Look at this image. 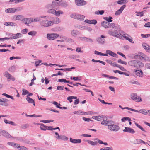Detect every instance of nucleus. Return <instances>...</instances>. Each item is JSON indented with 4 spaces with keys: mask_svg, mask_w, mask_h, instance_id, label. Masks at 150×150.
I'll list each match as a JSON object with an SVG mask.
<instances>
[{
    "mask_svg": "<svg viewBox=\"0 0 150 150\" xmlns=\"http://www.w3.org/2000/svg\"><path fill=\"white\" fill-rule=\"evenodd\" d=\"M40 24L42 27H47L52 25V23L51 21L44 20L42 18V20L40 21Z\"/></svg>",
    "mask_w": 150,
    "mask_h": 150,
    "instance_id": "20e7f679",
    "label": "nucleus"
},
{
    "mask_svg": "<svg viewBox=\"0 0 150 150\" xmlns=\"http://www.w3.org/2000/svg\"><path fill=\"white\" fill-rule=\"evenodd\" d=\"M67 80H66L65 79H59L58 80V81L60 82L67 83Z\"/></svg>",
    "mask_w": 150,
    "mask_h": 150,
    "instance_id": "680f3d73",
    "label": "nucleus"
},
{
    "mask_svg": "<svg viewBox=\"0 0 150 150\" xmlns=\"http://www.w3.org/2000/svg\"><path fill=\"white\" fill-rule=\"evenodd\" d=\"M23 18V16L20 15H14L11 17V19L13 21L21 20Z\"/></svg>",
    "mask_w": 150,
    "mask_h": 150,
    "instance_id": "f8f14e48",
    "label": "nucleus"
},
{
    "mask_svg": "<svg viewBox=\"0 0 150 150\" xmlns=\"http://www.w3.org/2000/svg\"><path fill=\"white\" fill-rule=\"evenodd\" d=\"M77 97L76 96H70L68 97L67 98V99L68 100L70 103H71L72 102V99H76Z\"/></svg>",
    "mask_w": 150,
    "mask_h": 150,
    "instance_id": "f704fd0d",
    "label": "nucleus"
},
{
    "mask_svg": "<svg viewBox=\"0 0 150 150\" xmlns=\"http://www.w3.org/2000/svg\"><path fill=\"white\" fill-rule=\"evenodd\" d=\"M68 5L66 2V1L61 0L59 2V6H62L64 7H66L68 6Z\"/></svg>",
    "mask_w": 150,
    "mask_h": 150,
    "instance_id": "393cba45",
    "label": "nucleus"
},
{
    "mask_svg": "<svg viewBox=\"0 0 150 150\" xmlns=\"http://www.w3.org/2000/svg\"><path fill=\"white\" fill-rule=\"evenodd\" d=\"M115 122L113 121L112 123L108 125V129L110 131L114 132H117L120 129L119 126L115 124Z\"/></svg>",
    "mask_w": 150,
    "mask_h": 150,
    "instance_id": "7ed1b4c3",
    "label": "nucleus"
},
{
    "mask_svg": "<svg viewBox=\"0 0 150 150\" xmlns=\"http://www.w3.org/2000/svg\"><path fill=\"white\" fill-rule=\"evenodd\" d=\"M92 61L94 62H99L100 63L104 65H105L106 64V63L105 62H104L103 61H100V60H95L94 59H92Z\"/></svg>",
    "mask_w": 150,
    "mask_h": 150,
    "instance_id": "a19ab883",
    "label": "nucleus"
},
{
    "mask_svg": "<svg viewBox=\"0 0 150 150\" xmlns=\"http://www.w3.org/2000/svg\"><path fill=\"white\" fill-rule=\"evenodd\" d=\"M83 112L81 111H75L74 112V114H78V115H80V114H83Z\"/></svg>",
    "mask_w": 150,
    "mask_h": 150,
    "instance_id": "bf43d9fd",
    "label": "nucleus"
},
{
    "mask_svg": "<svg viewBox=\"0 0 150 150\" xmlns=\"http://www.w3.org/2000/svg\"><path fill=\"white\" fill-rule=\"evenodd\" d=\"M103 19L106 20L107 22H108V23L112 22V17L109 16V17H105L103 18Z\"/></svg>",
    "mask_w": 150,
    "mask_h": 150,
    "instance_id": "72a5a7b5",
    "label": "nucleus"
},
{
    "mask_svg": "<svg viewBox=\"0 0 150 150\" xmlns=\"http://www.w3.org/2000/svg\"><path fill=\"white\" fill-rule=\"evenodd\" d=\"M144 66V64L142 62L136 60L134 67L137 68V69H140L143 67Z\"/></svg>",
    "mask_w": 150,
    "mask_h": 150,
    "instance_id": "ddd939ff",
    "label": "nucleus"
},
{
    "mask_svg": "<svg viewBox=\"0 0 150 150\" xmlns=\"http://www.w3.org/2000/svg\"><path fill=\"white\" fill-rule=\"evenodd\" d=\"M8 101L7 99L1 98L0 99V105L5 106H8L9 105L8 103Z\"/></svg>",
    "mask_w": 150,
    "mask_h": 150,
    "instance_id": "9b49d317",
    "label": "nucleus"
},
{
    "mask_svg": "<svg viewBox=\"0 0 150 150\" xmlns=\"http://www.w3.org/2000/svg\"><path fill=\"white\" fill-rule=\"evenodd\" d=\"M97 141L93 142L92 141H90L89 144L95 146L97 144Z\"/></svg>",
    "mask_w": 150,
    "mask_h": 150,
    "instance_id": "052dcab7",
    "label": "nucleus"
},
{
    "mask_svg": "<svg viewBox=\"0 0 150 150\" xmlns=\"http://www.w3.org/2000/svg\"><path fill=\"white\" fill-rule=\"evenodd\" d=\"M14 8L15 12L20 11L23 9V7H19Z\"/></svg>",
    "mask_w": 150,
    "mask_h": 150,
    "instance_id": "de8ad7c7",
    "label": "nucleus"
},
{
    "mask_svg": "<svg viewBox=\"0 0 150 150\" xmlns=\"http://www.w3.org/2000/svg\"><path fill=\"white\" fill-rule=\"evenodd\" d=\"M126 7V5H124L121 6L118 10H117L115 12V15H119L120 13L122 12V11Z\"/></svg>",
    "mask_w": 150,
    "mask_h": 150,
    "instance_id": "412c9836",
    "label": "nucleus"
},
{
    "mask_svg": "<svg viewBox=\"0 0 150 150\" xmlns=\"http://www.w3.org/2000/svg\"><path fill=\"white\" fill-rule=\"evenodd\" d=\"M110 64L112 65L114 67H117L118 65V64H116L115 62H112L111 61H110Z\"/></svg>",
    "mask_w": 150,
    "mask_h": 150,
    "instance_id": "603ef678",
    "label": "nucleus"
},
{
    "mask_svg": "<svg viewBox=\"0 0 150 150\" xmlns=\"http://www.w3.org/2000/svg\"><path fill=\"white\" fill-rule=\"evenodd\" d=\"M21 59V57H14L12 56L10 58V60H12L13 59Z\"/></svg>",
    "mask_w": 150,
    "mask_h": 150,
    "instance_id": "e2e57ef3",
    "label": "nucleus"
},
{
    "mask_svg": "<svg viewBox=\"0 0 150 150\" xmlns=\"http://www.w3.org/2000/svg\"><path fill=\"white\" fill-rule=\"evenodd\" d=\"M22 95H25L29 93L28 91L24 89H23L22 90Z\"/></svg>",
    "mask_w": 150,
    "mask_h": 150,
    "instance_id": "13d9d810",
    "label": "nucleus"
},
{
    "mask_svg": "<svg viewBox=\"0 0 150 150\" xmlns=\"http://www.w3.org/2000/svg\"><path fill=\"white\" fill-rule=\"evenodd\" d=\"M70 17L71 18L81 21L83 20L85 18L84 16L83 15L76 13L71 14Z\"/></svg>",
    "mask_w": 150,
    "mask_h": 150,
    "instance_id": "39448f33",
    "label": "nucleus"
},
{
    "mask_svg": "<svg viewBox=\"0 0 150 150\" xmlns=\"http://www.w3.org/2000/svg\"><path fill=\"white\" fill-rule=\"evenodd\" d=\"M117 62L118 63H121L122 64L126 65L127 63V62L124 61H122L121 59H119Z\"/></svg>",
    "mask_w": 150,
    "mask_h": 150,
    "instance_id": "338daca9",
    "label": "nucleus"
},
{
    "mask_svg": "<svg viewBox=\"0 0 150 150\" xmlns=\"http://www.w3.org/2000/svg\"><path fill=\"white\" fill-rule=\"evenodd\" d=\"M135 125L138 128H139L142 131H144V132H146V131H145L144 129L143 128V127L142 126H141L140 125H139L138 123H137L135 122Z\"/></svg>",
    "mask_w": 150,
    "mask_h": 150,
    "instance_id": "09e8293b",
    "label": "nucleus"
},
{
    "mask_svg": "<svg viewBox=\"0 0 150 150\" xmlns=\"http://www.w3.org/2000/svg\"><path fill=\"white\" fill-rule=\"evenodd\" d=\"M45 127L47 128L45 129L42 128H41V130L44 131H45L46 130H54V128H52V126H47V127Z\"/></svg>",
    "mask_w": 150,
    "mask_h": 150,
    "instance_id": "4c0bfd02",
    "label": "nucleus"
},
{
    "mask_svg": "<svg viewBox=\"0 0 150 150\" xmlns=\"http://www.w3.org/2000/svg\"><path fill=\"white\" fill-rule=\"evenodd\" d=\"M76 5L79 6L85 5L86 2L83 0H76Z\"/></svg>",
    "mask_w": 150,
    "mask_h": 150,
    "instance_id": "5701e85b",
    "label": "nucleus"
},
{
    "mask_svg": "<svg viewBox=\"0 0 150 150\" xmlns=\"http://www.w3.org/2000/svg\"><path fill=\"white\" fill-rule=\"evenodd\" d=\"M5 12L8 13H15L14 8H11L5 10Z\"/></svg>",
    "mask_w": 150,
    "mask_h": 150,
    "instance_id": "2f4dec72",
    "label": "nucleus"
},
{
    "mask_svg": "<svg viewBox=\"0 0 150 150\" xmlns=\"http://www.w3.org/2000/svg\"><path fill=\"white\" fill-rule=\"evenodd\" d=\"M106 53H107L108 55L109 54L113 57H116L117 56V55L115 53L109 50H106Z\"/></svg>",
    "mask_w": 150,
    "mask_h": 150,
    "instance_id": "b1692460",
    "label": "nucleus"
},
{
    "mask_svg": "<svg viewBox=\"0 0 150 150\" xmlns=\"http://www.w3.org/2000/svg\"><path fill=\"white\" fill-rule=\"evenodd\" d=\"M112 122L113 121L111 120H103L101 123V124L105 126H108V125H110V123H112Z\"/></svg>",
    "mask_w": 150,
    "mask_h": 150,
    "instance_id": "2eb2a0df",
    "label": "nucleus"
},
{
    "mask_svg": "<svg viewBox=\"0 0 150 150\" xmlns=\"http://www.w3.org/2000/svg\"><path fill=\"white\" fill-rule=\"evenodd\" d=\"M26 100L27 101L28 103H33V105L34 106L35 105V104L34 100L29 96H27Z\"/></svg>",
    "mask_w": 150,
    "mask_h": 150,
    "instance_id": "c85d7f7f",
    "label": "nucleus"
},
{
    "mask_svg": "<svg viewBox=\"0 0 150 150\" xmlns=\"http://www.w3.org/2000/svg\"><path fill=\"white\" fill-rule=\"evenodd\" d=\"M16 25L15 23L12 22H6L4 23V25L6 26H14Z\"/></svg>",
    "mask_w": 150,
    "mask_h": 150,
    "instance_id": "473e14b6",
    "label": "nucleus"
},
{
    "mask_svg": "<svg viewBox=\"0 0 150 150\" xmlns=\"http://www.w3.org/2000/svg\"><path fill=\"white\" fill-rule=\"evenodd\" d=\"M103 115L102 116H93L92 117V118L93 119H95L96 120H97L98 121H100L101 120H102V119L103 118Z\"/></svg>",
    "mask_w": 150,
    "mask_h": 150,
    "instance_id": "bb28decb",
    "label": "nucleus"
},
{
    "mask_svg": "<svg viewBox=\"0 0 150 150\" xmlns=\"http://www.w3.org/2000/svg\"><path fill=\"white\" fill-rule=\"evenodd\" d=\"M16 69V67L14 66H12L9 69V71L12 72H13Z\"/></svg>",
    "mask_w": 150,
    "mask_h": 150,
    "instance_id": "3c124183",
    "label": "nucleus"
},
{
    "mask_svg": "<svg viewBox=\"0 0 150 150\" xmlns=\"http://www.w3.org/2000/svg\"><path fill=\"white\" fill-rule=\"evenodd\" d=\"M0 133L7 138H9L11 137L7 132L4 130L0 129Z\"/></svg>",
    "mask_w": 150,
    "mask_h": 150,
    "instance_id": "dca6fc26",
    "label": "nucleus"
},
{
    "mask_svg": "<svg viewBox=\"0 0 150 150\" xmlns=\"http://www.w3.org/2000/svg\"><path fill=\"white\" fill-rule=\"evenodd\" d=\"M104 13V11L103 10L98 11L95 12V14H100L103 15Z\"/></svg>",
    "mask_w": 150,
    "mask_h": 150,
    "instance_id": "c03bdc74",
    "label": "nucleus"
},
{
    "mask_svg": "<svg viewBox=\"0 0 150 150\" xmlns=\"http://www.w3.org/2000/svg\"><path fill=\"white\" fill-rule=\"evenodd\" d=\"M117 27L119 28L118 29H117V30H109L108 31V33L110 36L121 39L122 38V34L119 33L118 32L120 30V27L119 26ZM116 29H117L116 28Z\"/></svg>",
    "mask_w": 150,
    "mask_h": 150,
    "instance_id": "f03ea898",
    "label": "nucleus"
},
{
    "mask_svg": "<svg viewBox=\"0 0 150 150\" xmlns=\"http://www.w3.org/2000/svg\"><path fill=\"white\" fill-rule=\"evenodd\" d=\"M63 12L61 10H59L58 11H56L55 10V12L54 15L57 16H59L60 14H63Z\"/></svg>",
    "mask_w": 150,
    "mask_h": 150,
    "instance_id": "79ce46f5",
    "label": "nucleus"
},
{
    "mask_svg": "<svg viewBox=\"0 0 150 150\" xmlns=\"http://www.w3.org/2000/svg\"><path fill=\"white\" fill-rule=\"evenodd\" d=\"M128 2L127 0H120L117 1V4H125Z\"/></svg>",
    "mask_w": 150,
    "mask_h": 150,
    "instance_id": "58836bf2",
    "label": "nucleus"
},
{
    "mask_svg": "<svg viewBox=\"0 0 150 150\" xmlns=\"http://www.w3.org/2000/svg\"><path fill=\"white\" fill-rule=\"evenodd\" d=\"M146 110L140 109L139 111L136 110V112L141 113L143 114H145V111Z\"/></svg>",
    "mask_w": 150,
    "mask_h": 150,
    "instance_id": "8fccbe9b",
    "label": "nucleus"
},
{
    "mask_svg": "<svg viewBox=\"0 0 150 150\" xmlns=\"http://www.w3.org/2000/svg\"><path fill=\"white\" fill-rule=\"evenodd\" d=\"M132 99L136 102H140L142 101L141 98L139 96H135L134 97H131Z\"/></svg>",
    "mask_w": 150,
    "mask_h": 150,
    "instance_id": "7c9ffc66",
    "label": "nucleus"
},
{
    "mask_svg": "<svg viewBox=\"0 0 150 150\" xmlns=\"http://www.w3.org/2000/svg\"><path fill=\"white\" fill-rule=\"evenodd\" d=\"M23 36L20 33H18L15 34H12L11 35V37L9 38L10 39H16L19 38H21Z\"/></svg>",
    "mask_w": 150,
    "mask_h": 150,
    "instance_id": "a211bd4d",
    "label": "nucleus"
},
{
    "mask_svg": "<svg viewBox=\"0 0 150 150\" xmlns=\"http://www.w3.org/2000/svg\"><path fill=\"white\" fill-rule=\"evenodd\" d=\"M2 95H3L5 96L7 98H10L12 100H14L13 97L11 96L8 95V94H6V93H3Z\"/></svg>",
    "mask_w": 150,
    "mask_h": 150,
    "instance_id": "4d7b16f0",
    "label": "nucleus"
},
{
    "mask_svg": "<svg viewBox=\"0 0 150 150\" xmlns=\"http://www.w3.org/2000/svg\"><path fill=\"white\" fill-rule=\"evenodd\" d=\"M136 60H133L129 61L128 63L130 66L135 67Z\"/></svg>",
    "mask_w": 150,
    "mask_h": 150,
    "instance_id": "e433bc0d",
    "label": "nucleus"
},
{
    "mask_svg": "<svg viewBox=\"0 0 150 150\" xmlns=\"http://www.w3.org/2000/svg\"><path fill=\"white\" fill-rule=\"evenodd\" d=\"M101 26L105 29L110 28L112 29H118L119 28L117 26H116L115 24L114 23H108L105 21H103L101 23Z\"/></svg>",
    "mask_w": 150,
    "mask_h": 150,
    "instance_id": "f257e3e1",
    "label": "nucleus"
},
{
    "mask_svg": "<svg viewBox=\"0 0 150 150\" xmlns=\"http://www.w3.org/2000/svg\"><path fill=\"white\" fill-rule=\"evenodd\" d=\"M52 23V25L53 24H58L59 22V19L57 17H55L53 19V20L51 21Z\"/></svg>",
    "mask_w": 150,
    "mask_h": 150,
    "instance_id": "c756f323",
    "label": "nucleus"
},
{
    "mask_svg": "<svg viewBox=\"0 0 150 150\" xmlns=\"http://www.w3.org/2000/svg\"><path fill=\"white\" fill-rule=\"evenodd\" d=\"M46 17V16H41L38 17L30 18H29V19L30 23L33 22H40V21L42 20V18Z\"/></svg>",
    "mask_w": 150,
    "mask_h": 150,
    "instance_id": "423d86ee",
    "label": "nucleus"
},
{
    "mask_svg": "<svg viewBox=\"0 0 150 150\" xmlns=\"http://www.w3.org/2000/svg\"><path fill=\"white\" fill-rule=\"evenodd\" d=\"M121 33H122V37H123L126 40L129 41L130 42L132 43H134V41L132 40V38L130 36H129L128 34L124 33V32H121Z\"/></svg>",
    "mask_w": 150,
    "mask_h": 150,
    "instance_id": "6e6552de",
    "label": "nucleus"
},
{
    "mask_svg": "<svg viewBox=\"0 0 150 150\" xmlns=\"http://www.w3.org/2000/svg\"><path fill=\"white\" fill-rule=\"evenodd\" d=\"M143 47L145 49L147 52H150V46L146 43H143L142 44Z\"/></svg>",
    "mask_w": 150,
    "mask_h": 150,
    "instance_id": "a878e982",
    "label": "nucleus"
},
{
    "mask_svg": "<svg viewBox=\"0 0 150 150\" xmlns=\"http://www.w3.org/2000/svg\"><path fill=\"white\" fill-rule=\"evenodd\" d=\"M49 7H51L52 8L55 9H57L58 8V6H59V2H56V1H53L52 3L51 4H49L47 5Z\"/></svg>",
    "mask_w": 150,
    "mask_h": 150,
    "instance_id": "9d476101",
    "label": "nucleus"
},
{
    "mask_svg": "<svg viewBox=\"0 0 150 150\" xmlns=\"http://www.w3.org/2000/svg\"><path fill=\"white\" fill-rule=\"evenodd\" d=\"M71 34L73 36L75 37L77 35H79L80 33L77 30H74L71 31Z\"/></svg>",
    "mask_w": 150,
    "mask_h": 150,
    "instance_id": "cd10ccee",
    "label": "nucleus"
},
{
    "mask_svg": "<svg viewBox=\"0 0 150 150\" xmlns=\"http://www.w3.org/2000/svg\"><path fill=\"white\" fill-rule=\"evenodd\" d=\"M134 72L136 73L137 76L139 77H142L143 76V73L141 70H134Z\"/></svg>",
    "mask_w": 150,
    "mask_h": 150,
    "instance_id": "aec40b11",
    "label": "nucleus"
},
{
    "mask_svg": "<svg viewBox=\"0 0 150 150\" xmlns=\"http://www.w3.org/2000/svg\"><path fill=\"white\" fill-rule=\"evenodd\" d=\"M69 140L71 142L74 144H79L81 142V139H74L70 138Z\"/></svg>",
    "mask_w": 150,
    "mask_h": 150,
    "instance_id": "4be33fe9",
    "label": "nucleus"
},
{
    "mask_svg": "<svg viewBox=\"0 0 150 150\" xmlns=\"http://www.w3.org/2000/svg\"><path fill=\"white\" fill-rule=\"evenodd\" d=\"M84 41L86 42H93V40L90 38L85 37Z\"/></svg>",
    "mask_w": 150,
    "mask_h": 150,
    "instance_id": "37998d69",
    "label": "nucleus"
},
{
    "mask_svg": "<svg viewBox=\"0 0 150 150\" xmlns=\"http://www.w3.org/2000/svg\"><path fill=\"white\" fill-rule=\"evenodd\" d=\"M21 20L23 21V22L24 23L28 24L30 23L29 18H24L23 20L22 19Z\"/></svg>",
    "mask_w": 150,
    "mask_h": 150,
    "instance_id": "c9c22d12",
    "label": "nucleus"
},
{
    "mask_svg": "<svg viewBox=\"0 0 150 150\" xmlns=\"http://www.w3.org/2000/svg\"><path fill=\"white\" fill-rule=\"evenodd\" d=\"M142 38L149 37L150 36V34H142L141 35Z\"/></svg>",
    "mask_w": 150,
    "mask_h": 150,
    "instance_id": "774afa93",
    "label": "nucleus"
},
{
    "mask_svg": "<svg viewBox=\"0 0 150 150\" xmlns=\"http://www.w3.org/2000/svg\"><path fill=\"white\" fill-rule=\"evenodd\" d=\"M29 126V125L28 124H24L21 125L20 128L22 129H25L27 128H28Z\"/></svg>",
    "mask_w": 150,
    "mask_h": 150,
    "instance_id": "49530a36",
    "label": "nucleus"
},
{
    "mask_svg": "<svg viewBox=\"0 0 150 150\" xmlns=\"http://www.w3.org/2000/svg\"><path fill=\"white\" fill-rule=\"evenodd\" d=\"M18 149L19 150H27L28 149L27 148L23 146L19 145V147H18Z\"/></svg>",
    "mask_w": 150,
    "mask_h": 150,
    "instance_id": "a18cd8bd",
    "label": "nucleus"
},
{
    "mask_svg": "<svg viewBox=\"0 0 150 150\" xmlns=\"http://www.w3.org/2000/svg\"><path fill=\"white\" fill-rule=\"evenodd\" d=\"M54 121L53 120H41L40 122H43L44 123H50L51 122H53Z\"/></svg>",
    "mask_w": 150,
    "mask_h": 150,
    "instance_id": "6e6d98bb",
    "label": "nucleus"
},
{
    "mask_svg": "<svg viewBox=\"0 0 150 150\" xmlns=\"http://www.w3.org/2000/svg\"><path fill=\"white\" fill-rule=\"evenodd\" d=\"M55 134L56 135L55 137L57 139H61L64 141H67L68 139V138L67 137L64 135H60L57 132H55Z\"/></svg>",
    "mask_w": 150,
    "mask_h": 150,
    "instance_id": "1a4fd4ad",
    "label": "nucleus"
},
{
    "mask_svg": "<svg viewBox=\"0 0 150 150\" xmlns=\"http://www.w3.org/2000/svg\"><path fill=\"white\" fill-rule=\"evenodd\" d=\"M37 33V32L35 31H31L28 33V34L29 35H31L32 36H34Z\"/></svg>",
    "mask_w": 150,
    "mask_h": 150,
    "instance_id": "864d4df0",
    "label": "nucleus"
},
{
    "mask_svg": "<svg viewBox=\"0 0 150 150\" xmlns=\"http://www.w3.org/2000/svg\"><path fill=\"white\" fill-rule=\"evenodd\" d=\"M59 36V35L57 33L48 34L47 37L49 40H53Z\"/></svg>",
    "mask_w": 150,
    "mask_h": 150,
    "instance_id": "0eeeda50",
    "label": "nucleus"
},
{
    "mask_svg": "<svg viewBox=\"0 0 150 150\" xmlns=\"http://www.w3.org/2000/svg\"><path fill=\"white\" fill-rule=\"evenodd\" d=\"M62 38L63 39H64V40H65L67 41L68 42H74V41L72 39H71V38H68L64 36H62Z\"/></svg>",
    "mask_w": 150,
    "mask_h": 150,
    "instance_id": "ea45409f",
    "label": "nucleus"
},
{
    "mask_svg": "<svg viewBox=\"0 0 150 150\" xmlns=\"http://www.w3.org/2000/svg\"><path fill=\"white\" fill-rule=\"evenodd\" d=\"M28 31V30L27 29L25 28V29H24L23 30H22L21 31V33L23 34H26Z\"/></svg>",
    "mask_w": 150,
    "mask_h": 150,
    "instance_id": "0e129e2a",
    "label": "nucleus"
},
{
    "mask_svg": "<svg viewBox=\"0 0 150 150\" xmlns=\"http://www.w3.org/2000/svg\"><path fill=\"white\" fill-rule=\"evenodd\" d=\"M49 7H49L47 5L46 6V7L48 9L47 11V12L49 13L54 15L55 12V9H53V8L50 6Z\"/></svg>",
    "mask_w": 150,
    "mask_h": 150,
    "instance_id": "6ab92c4d",
    "label": "nucleus"
},
{
    "mask_svg": "<svg viewBox=\"0 0 150 150\" xmlns=\"http://www.w3.org/2000/svg\"><path fill=\"white\" fill-rule=\"evenodd\" d=\"M4 74V76L6 77L8 79V78H9V77L11 75V74L7 71L5 72Z\"/></svg>",
    "mask_w": 150,
    "mask_h": 150,
    "instance_id": "5fc2aeb1",
    "label": "nucleus"
},
{
    "mask_svg": "<svg viewBox=\"0 0 150 150\" xmlns=\"http://www.w3.org/2000/svg\"><path fill=\"white\" fill-rule=\"evenodd\" d=\"M105 38L103 35H101L100 37H98L97 38L96 40L99 43L103 44L105 43V39H103Z\"/></svg>",
    "mask_w": 150,
    "mask_h": 150,
    "instance_id": "4468645a",
    "label": "nucleus"
},
{
    "mask_svg": "<svg viewBox=\"0 0 150 150\" xmlns=\"http://www.w3.org/2000/svg\"><path fill=\"white\" fill-rule=\"evenodd\" d=\"M83 119L85 121H87L89 122L90 121H93V120H91L90 118H86L85 117H83Z\"/></svg>",
    "mask_w": 150,
    "mask_h": 150,
    "instance_id": "69168bd1",
    "label": "nucleus"
},
{
    "mask_svg": "<svg viewBox=\"0 0 150 150\" xmlns=\"http://www.w3.org/2000/svg\"><path fill=\"white\" fill-rule=\"evenodd\" d=\"M123 132L129 133L132 134H134L135 133V131L133 129L129 127H125V129L123 130Z\"/></svg>",
    "mask_w": 150,
    "mask_h": 150,
    "instance_id": "f3484780",
    "label": "nucleus"
}]
</instances>
